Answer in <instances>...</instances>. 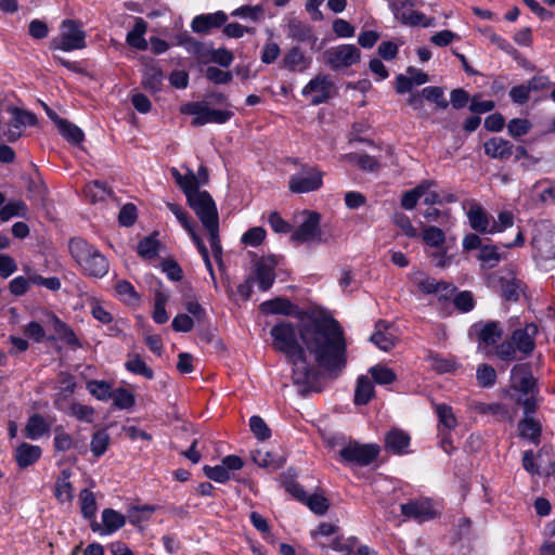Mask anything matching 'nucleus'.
<instances>
[{
    "label": "nucleus",
    "mask_w": 555,
    "mask_h": 555,
    "mask_svg": "<svg viewBox=\"0 0 555 555\" xmlns=\"http://www.w3.org/2000/svg\"><path fill=\"white\" fill-rule=\"evenodd\" d=\"M270 335L273 348L293 364L292 379L302 386V396L321 390L320 372L307 362L306 351L331 377H337L347 364L344 331L339 322L325 312H306L298 331L292 322H279L270 330Z\"/></svg>",
    "instance_id": "nucleus-1"
},
{
    "label": "nucleus",
    "mask_w": 555,
    "mask_h": 555,
    "mask_svg": "<svg viewBox=\"0 0 555 555\" xmlns=\"http://www.w3.org/2000/svg\"><path fill=\"white\" fill-rule=\"evenodd\" d=\"M512 388L521 396L516 403L522 406V412L535 413L541 402L538 379L533 376L529 362L515 364L511 370Z\"/></svg>",
    "instance_id": "nucleus-2"
},
{
    "label": "nucleus",
    "mask_w": 555,
    "mask_h": 555,
    "mask_svg": "<svg viewBox=\"0 0 555 555\" xmlns=\"http://www.w3.org/2000/svg\"><path fill=\"white\" fill-rule=\"evenodd\" d=\"M69 251L83 273L91 278H103L108 272V261L94 246L81 237L69 241Z\"/></svg>",
    "instance_id": "nucleus-3"
},
{
    "label": "nucleus",
    "mask_w": 555,
    "mask_h": 555,
    "mask_svg": "<svg viewBox=\"0 0 555 555\" xmlns=\"http://www.w3.org/2000/svg\"><path fill=\"white\" fill-rule=\"evenodd\" d=\"M82 26V23L78 20H63L60 25V34L50 40L49 49L64 52L85 49L87 47V34Z\"/></svg>",
    "instance_id": "nucleus-4"
},
{
    "label": "nucleus",
    "mask_w": 555,
    "mask_h": 555,
    "mask_svg": "<svg viewBox=\"0 0 555 555\" xmlns=\"http://www.w3.org/2000/svg\"><path fill=\"white\" fill-rule=\"evenodd\" d=\"M182 114L194 116L191 126L198 128L207 124L223 125L229 122L234 117L233 109L230 108H214L207 103L189 102L181 108Z\"/></svg>",
    "instance_id": "nucleus-5"
},
{
    "label": "nucleus",
    "mask_w": 555,
    "mask_h": 555,
    "mask_svg": "<svg viewBox=\"0 0 555 555\" xmlns=\"http://www.w3.org/2000/svg\"><path fill=\"white\" fill-rule=\"evenodd\" d=\"M380 447L376 443L351 441L339 451L340 459L348 464L367 466L378 456Z\"/></svg>",
    "instance_id": "nucleus-6"
},
{
    "label": "nucleus",
    "mask_w": 555,
    "mask_h": 555,
    "mask_svg": "<svg viewBox=\"0 0 555 555\" xmlns=\"http://www.w3.org/2000/svg\"><path fill=\"white\" fill-rule=\"evenodd\" d=\"M325 64L332 70L350 67L361 60V51L354 44H339L324 52Z\"/></svg>",
    "instance_id": "nucleus-7"
},
{
    "label": "nucleus",
    "mask_w": 555,
    "mask_h": 555,
    "mask_svg": "<svg viewBox=\"0 0 555 555\" xmlns=\"http://www.w3.org/2000/svg\"><path fill=\"white\" fill-rule=\"evenodd\" d=\"M188 204L205 228L219 223L216 203L207 191H202L193 197L189 195Z\"/></svg>",
    "instance_id": "nucleus-8"
},
{
    "label": "nucleus",
    "mask_w": 555,
    "mask_h": 555,
    "mask_svg": "<svg viewBox=\"0 0 555 555\" xmlns=\"http://www.w3.org/2000/svg\"><path fill=\"white\" fill-rule=\"evenodd\" d=\"M301 94L312 95L310 104L317 106L334 96L335 86L328 75L319 74L304 87Z\"/></svg>",
    "instance_id": "nucleus-9"
},
{
    "label": "nucleus",
    "mask_w": 555,
    "mask_h": 555,
    "mask_svg": "<svg viewBox=\"0 0 555 555\" xmlns=\"http://www.w3.org/2000/svg\"><path fill=\"white\" fill-rule=\"evenodd\" d=\"M305 214L307 216L306 219L293 232L291 240L296 243H322L321 215L311 210H306Z\"/></svg>",
    "instance_id": "nucleus-10"
},
{
    "label": "nucleus",
    "mask_w": 555,
    "mask_h": 555,
    "mask_svg": "<svg viewBox=\"0 0 555 555\" xmlns=\"http://www.w3.org/2000/svg\"><path fill=\"white\" fill-rule=\"evenodd\" d=\"M323 184V172L317 167L302 168L301 173L289 178L288 189L293 193H308L319 190Z\"/></svg>",
    "instance_id": "nucleus-11"
},
{
    "label": "nucleus",
    "mask_w": 555,
    "mask_h": 555,
    "mask_svg": "<svg viewBox=\"0 0 555 555\" xmlns=\"http://www.w3.org/2000/svg\"><path fill=\"white\" fill-rule=\"evenodd\" d=\"M469 227L480 234L498 233V223L491 215L478 203H472L466 212Z\"/></svg>",
    "instance_id": "nucleus-12"
},
{
    "label": "nucleus",
    "mask_w": 555,
    "mask_h": 555,
    "mask_svg": "<svg viewBox=\"0 0 555 555\" xmlns=\"http://www.w3.org/2000/svg\"><path fill=\"white\" fill-rule=\"evenodd\" d=\"M401 514L406 519H413L422 524L437 517L438 513L434 508L430 500H411L400 505Z\"/></svg>",
    "instance_id": "nucleus-13"
},
{
    "label": "nucleus",
    "mask_w": 555,
    "mask_h": 555,
    "mask_svg": "<svg viewBox=\"0 0 555 555\" xmlns=\"http://www.w3.org/2000/svg\"><path fill=\"white\" fill-rule=\"evenodd\" d=\"M539 334V327L534 322L526 323L524 326L515 328L511 334V340L525 357L532 354L535 349V337Z\"/></svg>",
    "instance_id": "nucleus-14"
},
{
    "label": "nucleus",
    "mask_w": 555,
    "mask_h": 555,
    "mask_svg": "<svg viewBox=\"0 0 555 555\" xmlns=\"http://www.w3.org/2000/svg\"><path fill=\"white\" fill-rule=\"evenodd\" d=\"M531 245L535 250V258L541 261L555 260V232L538 229L531 238Z\"/></svg>",
    "instance_id": "nucleus-15"
},
{
    "label": "nucleus",
    "mask_w": 555,
    "mask_h": 555,
    "mask_svg": "<svg viewBox=\"0 0 555 555\" xmlns=\"http://www.w3.org/2000/svg\"><path fill=\"white\" fill-rule=\"evenodd\" d=\"M473 333L479 345L494 346L501 340L504 331L499 321H480L470 327L469 334Z\"/></svg>",
    "instance_id": "nucleus-16"
},
{
    "label": "nucleus",
    "mask_w": 555,
    "mask_h": 555,
    "mask_svg": "<svg viewBox=\"0 0 555 555\" xmlns=\"http://www.w3.org/2000/svg\"><path fill=\"white\" fill-rule=\"evenodd\" d=\"M311 65V57L307 56L298 46L292 47L284 53L280 68L291 73H304Z\"/></svg>",
    "instance_id": "nucleus-17"
},
{
    "label": "nucleus",
    "mask_w": 555,
    "mask_h": 555,
    "mask_svg": "<svg viewBox=\"0 0 555 555\" xmlns=\"http://www.w3.org/2000/svg\"><path fill=\"white\" fill-rule=\"evenodd\" d=\"M259 310L263 314H282V315L301 317V315H305V313H306V312L299 311L298 306H296L289 299L284 298V297H276L274 299L263 301L262 304H260Z\"/></svg>",
    "instance_id": "nucleus-18"
},
{
    "label": "nucleus",
    "mask_w": 555,
    "mask_h": 555,
    "mask_svg": "<svg viewBox=\"0 0 555 555\" xmlns=\"http://www.w3.org/2000/svg\"><path fill=\"white\" fill-rule=\"evenodd\" d=\"M228 21V15L223 11L215 13L196 15L191 23V28L196 34H207L212 28L223 26Z\"/></svg>",
    "instance_id": "nucleus-19"
},
{
    "label": "nucleus",
    "mask_w": 555,
    "mask_h": 555,
    "mask_svg": "<svg viewBox=\"0 0 555 555\" xmlns=\"http://www.w3.org/2000/svg\"><path fill=\"white\" fill-rule=\"evenodd\" d=\"M49 322L51 323L56 336H50L48 337V340L52 341L55 339H61L74 349L82 347V344L77 338L73 328L67 323L62 321L57 315L54 313H49Z\"/></svg>",
    "instance_id": "nucleus-20"
},
{
    "label": "nucleus",
    "mask_w": 555,
    "mask_h": 555,
    "mask_svg": "<svg viewBox=\"0 0 555 555\" xmlns=\"http://www.w3.org/2000/svg\"><path fill=\"white\" fill-rule=\"evenodd\" d=\"M485 154L493 159L505 160L514 154V145L501 137H493L483 143Z\"/></svg>",
    "instance_id": "nucleus-21"
},
{
    "label": "nucleus",
    "mask_w": 555,
    "mask_h": 555,
    "mask_svg": "<svg viewBox=\"0 0 555 555\" xmlns=\"http://www.w3.org/2000/svg\"><path fill=\"white\" fill-rule=\"evenodd\" d=\"M410 436L399 428H392L385 437V449L393 454H405L410 446Z\"/></svg>",
    "instance_id": "nucleus-22"
},
{
    "label": "nucleus",
    "mask_w": 555,
    "mask_h": 555,
    "mask_svg": "<svg viewBox=\"0 0 555 555\" xmlns=\"http://www.w3.org/2000/svg\"><path fill=\"white\" fill-rule=\"evenodd\" d=\"M42 454V449L39 446H34L27 442H22L14 452V459L20 468H26L35 464Z\"/></svg>",
    "instance_id": "nucleus-23"
},
{
    "label": "nucleus",
    "mask_w": 555,
    "mask_h": 555,
    "mask_svg": "<svg viewBox=\"0 0 555 555\" xmlns=\"http://www.w3.org/2000/svg\"><path fill=\"white\" fill-rule=\"evenodd\" d=\"M395 17L402 24L406 26H423V27H430L435 25V18L434 17H426V15L420 11H410V12H402L399 13V10L397 9V3H392L390 5Z\"/></svg>",
    "instance_id": "nucleus-24"
},
{
    "label": "nucleus",
    "mask_w": 555,
    "mask_h": 555,
    "mask_svg": "<svg viewBox=\"0 0 555 555\" xmlns=\"http://www.w3.org/2000/svg\"><path fill=\"white\" fill-rule=\"evenodd\" d=\"M535 413H526L524 412L525 417L519 421L518 429L519 435L522 438H527L531 440L534 444L540 442V437L542 434V425L539 421L534 418Z\"/></svg>",
    "instance_id": "nucleus-25"
},
{
    "label": "nucleus",
    "mask_w": 555,
    "mask_h": 555,
    "mask_svg": "<svg viewBox=\"0 0 555 555\" xmlns=\"http://www.w3.org/2000/svg\"><path fill=\"white\" fill-rule=\"evenodd\" d=\"M146 30L147 23L142 17H135L133 28L126 36V42L137 50H147L149 43L144 38Z\"/></svg>",
    "instance_id": "nucleus-26"
},
{
    "label": "nucleus",
    "mask_w": 555,
    "mask_h": 555,
    "mask_svg": "<svg viewBox=\"0 0 555 555\" xmlns=\"http://www.w3.org/2000/svg\"><path fill=\"white\" fill-rule=\"evenodd\" d=\"M164 80V73L162 68L156 65H147L143 72L142 86L144 90L155 94L162 90Z\"/></svg>",
    "instance_id": "nucleus-27"
},
{
    "label": "nucleus",
    "mask_w": 555,
    "mask_h": 555,
    "mask_svg": "<svg viewBox=\"0 0 555 555\" xmlns=\"http://www.w3.org/2000/svg\"><path fill=\"white\" fill-rule=\"evenodd\" d=\"M288 37L298 42H309L311 46L318 40L310 25L296 20L288 23Z\"/></svg>",
    "instance_id": "nucleus-28"
},
{
    "label": "nucleus",
    "mask_w": 555,
    "mask_h": 555,
    "mask_svg": "<svg viewBox=\"0 0 555 555\" xmlns=\"http://www.w3.org/2000/svg\"><path fill=\"white\" fill-rule=\"evenodd\" d=\"M374 396L375 389L372 380L365 375L359 376L354 389V404L365 405L372 400Z\"/></svg>",
    "instance_id": "nucleus-29"
},
{
    "label": "nucleus",
    "mask_w": 555,
    "mask_h": 555,
    "mask_svg": "<svg viewBox=\"0 0 555 555\" xmlns=\"http://www.w3.org/2000/svg\"><path fill=\"white\" fill-rule=\"evenodd\" d=\"M418 289L424 294H437L441 293L442 297H448L449 294L453 293L456 288L451 284L440 281L430 276H425L417 282Z\"/></svg>",
    "instance_id": "nucleus-30"
},
{
    "label": "nucleus",
    "mask_w": 555,
    "mask_h": 555,
    "mask_svg": "<svg viewBox=\"0 0 555 555\" xmlns=\"http://www.w3.org/2000/svg\"><path fill=\"white\" fill-rule=\"evenodd\" d=\"M50 431V426L41 414L35 413L29 416L24 428L25 437L36 440Z\"/></svg>",
    "instance_id": "nucleus-31"
},
{
    "label": "nucleus",
    "mask_w": 555,
    "mask_h": 555,
    "mask_svg": "<svg viewBox=\"0 0 555 555\" xmlns=\"http://www.w3.org/2000/svg\"><path fill=\"white\" fill-rule=\"evenodd\" d=\"M253 461L263 468L276 470L281 468L285 463V457L278 456L270 451L255 450L251 452Z\"/></svg>",
    "instance_id": "nucleus-32"
},
{
    "label": "nucleus",
    "mask_w": 555,
    "mask_h": 555,
    "mask_svg": "<svg viewBox=\"0 0 555 555\" xmlns=\"http://www.w3.org/2000/svg\"><path fill=\"white\" fill-rule=\"evenodd\" d=\"M103 533L112 534L126 525V516L113 509L105 508L102 512Z\"/></svg>",
    "instance_id": "nucleus-33"
},
{
    "label": "nucleus",
    "mask_w": 555,
    "mask_h": 555,
    "mask_svg": "<svg viewBox=\"0 0 555 555\" xmlns=\"http://www.w3.org/2000/svg\"><path fill=\"white\" fill-rule=\"evenodd\" d=\"M112 194L111 188L105 182L99 180L88 183L85 188V195L92 204L105 201Z\"/></svg>",
    "instance_id": "nucleus-34"
},
{
    "label": "nucleus",
    "mask_w": 555,
    "mask_h": 555,
    "mask_svg": "<svg viewBox=\"0 0 555 555\" xmlns=\"http://www.w3.org/2000/svg\"><path fill=\"white\" fill-rule=\"evenodd\" d=\"M10 112L12 114V119L10 121V126L12 128L23 130V128L26 126L37 125V116L29 111L20 107H12Z\"/></svg>",
    "instance_id": "nucleus-35"
},
{
    "label": "nucleus",
    "mask_w": 555,
    "mask_h": 555,
    "mask_svg": "<svg viewBox=\"0 0 555 555\" xmlns=\"http://www.w3.org/2000/svg\"><path fill=\"white\" fill-rule=\"evenodd\" d=\"M254 281L258 283V288L261 292H267L271 288L275 281V271L271 270L262 263L256 262Z\"/></svg>",
    "instance_id": "nucleus-36"
},
{
    "label": "nucleus",
    "mask_w": 555,
    "mask_h": 555,
    "mask_svg": "<svg viewBox=\"0 0 555 555\" xmlns=\"http://www.w3.org/2000/svg\"><path fill=\"white\" fill-rule=\"evenodd\" d=\"M477 259L481 264L488 269L496 267L503 259V255L499 253V248L495 245L487 244L481 247Z\"/></svg>",
    "instance_id": "nucleus-37"
},
{
    "label": "nucleus",
    "mask_w": 555,
    "mask_h": 555,
    "mask_svg": "<svg viewBox=\"0 0 555 555\" xmlns=\"http://www.w3.org/2000/svg\"><path fill=\"white\" fill-rule=\"evenodd\" d=\"M423 99L435 103L437 109H447L449 101L444 96V90L442 87L429 86L425 87L421 91Z\"/></svg>",
    "instance_id": "nucleus-38"
},
{
    "label": "nucleus",
    "mask_w": 555,
    "mask_h": 555,
    "mask_svg": "<svg viewBox=\"0 0 555 555\" xmlns=\"http://www.w3.org/2000/svg\"><path fill=\"white\" fill-rule=\"evenodd\" d=\"M57 129L62 137L73 144H80L85 139L83 131L67 119L60 121Z\"/></svg>",
    "instance_id": "nucleus-39"
},
{
    "label": "nucleus",
    "mask_w": 555,
    "mask_h": 555,
    "mask_svg": "<svg viewBox=\"0 0 555 555\" xmlns=\"http://www.w3.org/2000/svg\"><path fill=\"white\" fill-rule=\"evenodd\" d=\"M27 205L23 201H10L0 209V221H9L13 217H26Z\"/></svg>",
    "instance_id": "nucleus-40"
},
{
    "label": "nucleus",
    "mask_w": 555,
    "mask_h": 555,
    "mask_svg": "<svg viewBox=\"0 0 555 555\" xmlns=\"http://www.w3.org/2000/svg\"><path fill=\"white\" fill-rule=\"evenodd\" d=\"M495 369L487 363L478 365L476 371L477 383L482 388H491L496 382Z\"/></svg>",
    "instance_id": "nucleus-41"
},
{
    "label": "nucleus",
    "mask_w": 555,
    "mask_h": 555,
    "mask_svg": "<svg viewBox=\"0 0 555 555\" xmlns=\"http://www.w3.org/2000/svg\"><path fill=\"white\" fill-rule=\"evenodd\" d=\"M347 157L363 171L374 172L380 167L378 160L369 154L350 153Z\"/></svg>",
    "instance_id": "nucleus-42"
},
{
    "label": "nucleus",
    "mask_w": 555,
    "mask_h": 555,
    "mask_svg": "<svg viewBox=\"0 0 555 555\" xmlns=\"http://www.w3.org/2000/svg\"><path fill=\"white\" fill-rule=\"evenodd\" d=\"M109 446V435L105 429L96 430L91 438V452L95 457L102 456Z\"/></svg>",
    "instance_id": "nucleus-43"
},
{
    "label": "nucleus",
    "mask_w": 555,
    "mask_h": 555,
    "mask_svg": "<svg viewBox=\"0 0 555 555\" xmlns=\"http://www.w3.org/2000/svg\"><path fill=\"white\" fill-rule=\"evenodd\" d=\"M481 34L490 39V41L495 44L499 49L505 51L508 54L514 55V57L517 60L518 51L503 37L499 36L493 31V28L490 26H486L485 28L480 29Z\"/></svg>",
    "instance_id": "nucleus-44"
},
{
    "label": "nucleus",
    "mask_w": 555,
    "mask_h": 555,
    "mask_svg": "<svg viewBox=\"0 0 555 555\" xmlns=\"http://www.w3.org/2000/svg\"><path fill=\"white\" fill-rule=\"evenodd\" d=\"M373 380L378 385H390L397 379V375L393 370L377 364L369 370Z\"/></svg>",
    "instance_id": "nucleus-45"
},
{
    "label": "nucleus",
    "mask_w": 555,
    "mask_h": 555,
    "mask_svg": "<svg viewBox=\"0 0 555 555\" xmlns=\"http://www.w3.org/2000/svg\"><path fill=\"white\" fill-rule=\"evenodd\" d=\"M111 399H113L114 405L120 410H128L135 403L134 395L122 387L113 390Z\"/></svg>",
    "instance_id": "nucleus-46"
},
{
    "label": "nucleus",
    "mask_w": 555,
    "mask_h": 555,
    "mask_svg": "<svg viewBox=\"0 0 555 555\" xmlns=\"http://www.w3.org/2000/svg\"><path fill=\"white\" fill-rule=\"evenodd\" d=\"M79 499L82 516L87 519H93L98 508L93 492H91L89 489H83L79 494Z\"/></svg>",
    "instance_id": "nucleus-47"
},
{
    "label": "nucleus",
    "mask_w": 555,
    "mask_h": 555,
    "mask_svg": "<svg viewBox=\"0 0 555 555\" xmlns=\"http://www.w3.org/2000/svg\"><path fill=\"white\" fill-rule=\"evenodd\" d=\"M126 369L137 375H142L146 379L154 378V372L146 363L142 360L140 354H134L130 360L125 363Z\"/></svg>",
    "instance_id": "nucleus-48"
},
{
    "label": "nucleus",
    "mask_w": 555,
    "mask_h": 555,
    "mask_svg": "<svg viewBox=\"0 0 555 555\" xmlns=\"http://www.w3.org/2000/svg\"><path fill=\"white\" fill-rule=\"evenodd\" d=\"M115 291L119 299L124 302L133 304L140 299L133 285L126 280L118 281L115 285Z\"/></svg>",
    "instance_id": "nucleus-49"
},
{
    "label": "nucleus",
    "mask_w": 555,
    "mask_h": 555,
    "mask_svg": "<svg viewBox=\"0 0 555 555\" xmlns=\"http://www.w3.org/2000/svg\"><path fill=\"white\" fill-rule=\"evenodd\" d=\"M179 188L184 193L186 201H189V195L193 197V195L201 193L199 190V181L196 175L192 170H188V173L183 176L180 183H178Z\"/></svg>",
    "instance_id": "nucleus-50"
},
{
    "label": "nucleus",
    "mask_w": 555,
    "mask_h": 555,
    "mask_svg": "<svg viewBox=\"0 0 555 555\" xmlns=\"http://www.w3.org/2000/svg\"><path fill=\"white\" fill-rule=\"evenodd\" d=\"M495 346V356L506 363L513 362L517 359V351L516 345L513 344V341L504 340L500 344L494 345Z\"/></svg>",
    "instance_id": "nucleus-51"
},
{
    "label": "nucleus",
    "mask_w": 555,
    "mask_h": 555,
    "mask_svg": "<svg viewBox=\"0 0 555 555\" xmlns=\"http://www.w3.org/2000/svg\"><path fill=\"white\" fill-rule=\"evenodd\" d=\"M423 241L428 246L440 247L446 241V234L440 228L429 225L423 231Z\"/></svg>",
    "instance_id": "nucleus-52"
},
{
    "label": "nucleus",
    "mask_w": 555,
    "mask_h": 555,
    "mask_svg": "<svg viewBox=\"0 0 555 555\" xmlns=\"http://www.w3.org/2000/svg\"><path fill=\"white\" fill-rule=\"evenodd\" d=\"M92 396L101 401L111 399L113 390L111 385L105 380H91L87 386Z\"/></svg>",
    "instance_id": "nucleus-53"
},
{
    "label": "nucleus",
    "mask_w": 555,
    "mask_h": 555,
    "mask_svg": "<svg viewBox=\"0 0 555 555\" xmlns=\"http://www.w3.org/2000/svg\"><path fill=\"white\" fill-rule=\"evenodd\" d=\"M249 428L254 436L260 441H266L271 437V429L268 427L263 418L258 415L250 417Z\"/></svg>",
    "instance_id": "nucleus-54"
},
{
    "label": "nucleus",
    "mask_w": 555,
    "mask_h": 555,
    "mask_svg": "<svg viewBox=\"0 0 555 555\" xmlns=\"http://www.w3.org/2000/svg\"><path fill=\"white\" fill-rule=\"evenodd\" d=\"M53 447L57 452H65L74 447L72 436L65 433L62 426L54 428Z\"/></svg>",
    "instance_id": "nucleus-55"
},
{
    "label": "nucleus",
    "mask_w": 555,
    "mask_h": 555,
    "mask_svg": "<svg viewBox=\"0 0 555 555\" xmlns=\"http://www.w3.org/2000/svg\"><path fill=\"white\" fill-rule=\"evenodd\" d=\"M304 504H306L315 515H324L330 507L328 500L325 496L317 493L308 495Z\"/></svg>",
    "instance_id": "nucleus-56"
},
{
    "label": "nucleus",
    "mask_w": 555,
    "mask_h": 555,
    "mask_svg": "<svg viewBox=\"0 0 555 555\" xmlns=\"http://www.w3.org/2000/svg\"><path fill=\"white\" fill-rule=\"evenodd\" d=\"M425 190L426 188L423 184H420L416 188L404 192L401 197V206L406 210L413 209L417 205L422 195H424Z\"/></svg>",
    "instance_id": "nucleus-57"
},
{
    "label": "nucleus",
    "mask_w": 555,
    "mask_h": 555,
    "mask_svg": "<svg viewBox=\"0 0 555 555\" xmlns=\"http://www.w3.org/2000/svg\"><path fill=\"white\" fill-rule=\"evenodd\" d=\"M203 472L208 479L220 483H224L231 478L230 472L225 469L222 463L216 466L205 465Z\"/></svg>",
    "instance_id": "nucleus-58"
},
{
    "label": "nucleus",
    "mask_w": 555,
    "mask_h": 555,
    "mask_svg": "<svg viewBox=\"0 0 555 555\" xmlns=\"http://www.w3.org/2000/svg\"><path fill=\"white\" fill-rule=\"evenodd\" d=\"M159 243L153 236H146L139 242L138 254L144 258L152 259L158 254Z\"/></svg>",
    "instance_id": "nucleus-59"
},
{
    "label": "nucleus",
    "mask_w": 555,
    "mask_h": 555,
    "mask_svg": "<svg viewBox=\"0 0 555 555\" xmlns=\"http://www.w3.org/2000/svg\"><path fill=\"white\" fill-rule=\"evenodd\" d=\"M436 413L439 420V423L442 424L447 429H452L456 427L457 421L453 414L452 408L447 404H438L436 406Z\"/></svg>",
    "instance_id": "nucleus-60"
},
{
    "label": "nucleus",
    "mask_w": 555,
    "mask_h": 555,
    "mask_svg": "<svg viewBox=\"0 0 555 555\" xmlns=\"http://www.w3.org/2000/svg\"><path fill=\"white\" fill-rule=\"evenodd\" d=\"M138 210H137V207L134 204L132 203H127L125 204L120 210H119V214H118V222L120 225L122 227H132L135 221H137V217H138Z\"/></svg>",
    "instance_id": "nucleus-61"
},
{
    "label": "nucleus",
    "mask_w": 555,
    "mask_h": 555,
    "mask_svg": "<svg viewBox=\"0 0 555 555\" xmlns=\"http://www.w3.org/2000/svg\"><path fill=\"white\" fill-rule=\"evenodd\" d=\"M531 122L524 118H513L507 125V130L511 137L519 138L527 134L531 130Z\"/></svg>",
    "instance_id": "nucleus-62"
},
{
    "label": "nucleus",
    "mask_w": 555,
    "mask_h": 555,
    "mask_svg": "<svg viewBox=\"0 0 555 555\" xmlns=\"http://www.w3.org/2000/svg\"><path fill=\"white\" fill-rule=\"evenodd\" d=\"M453 305L461 312H469L475 307L473 294L468 291L459 292L453 298Z\"/></svg>",
    "instance_id": "nucleus-63"
},
{
    "label": "nucleus",
    "mask_w": 555,
    "mask_h": 555,
    "mask_svg": "<svg viewBox=\"0 0 555 555\" xmlns=\"http://www.w3.org/2000/svg\"><path fill=\"white\" fill-rule=\"evenodd\" d=\"M208 55H210L211 62L225 68L229 67L234 60L233 53L225 48L208 50Z\"/></svg>",
    "instance_id": "nucleus-64"
}]
</instances>
